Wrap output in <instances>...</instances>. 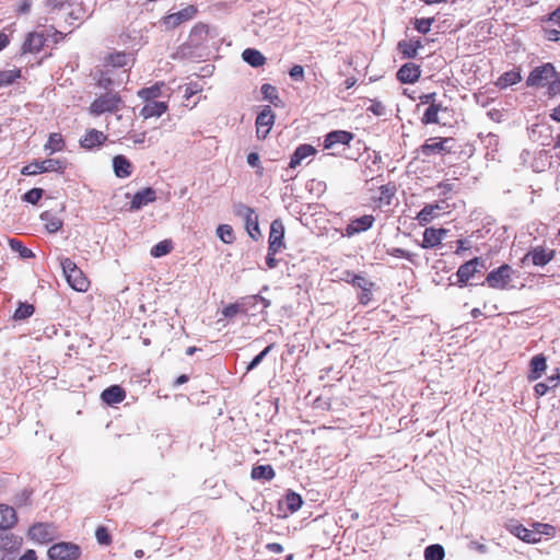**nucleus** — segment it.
<instances>
[{
    "instance_id": "f257e3e1",
    "label": "nucleus",
    "mask_w": 560,
    "mask_h": 560,
    "mask_svg": "<svg viewBox=\"0 0 560 560\" xmlns=\"http://www.w3.org/2000/svg\"><path fill=\"white\" fill-rule=\"evenodd\" d=\"M529 88L547 89V95L553 97L560 95V72L550 62L535 67L526 79Z\"/></svg>"
},
{
    "instance_id": "f03ea898",
    "label": "nucleus",
    "mask_w": 560,
    "mask_h": 560,
    "mask_svg": "<svg viewBox=\"0 0 560 560\" xmlns=\"http://www.w3.org/2000/svg\"><path fill=\"white\" fill-rule=\"evenodd\" d=\"M61 268L69 285L78 291L85 292L90 287V281L83 271L70 258L61 259Z\"/></svg>"
},
{
    "instance_id": "7ed1b4c3",
    "label": "nucleus",
    "mask_w": 560,
    "mask_h": 560,
    "mask_svg": "<svg viewBox=\"0 0 560 560\" xmlns=\"http://www.w3.org/2000/svg\"><path fill=\"white\" fill-rule=\"evenodd\" d=\"M124 105L121 97L117 93L107 92L96 97L90 106V113L100 116L105 113L119 110Z\"/></svg>"
},
{
    "instance_id": "20e7f679",
    "label": "nucleus",
    "mask_w": 560,
    "mask_h": 560,
    "mask_svg": "<svg viewBox=\"0 0 560 560\" xmlns=\"http://www.w3.org/2000/svg\"><path fill=\"white\" fill-rule=\"evenodd\" d=\"M66 163L59 159H47L43 161H34L23 166L22 175L34 176L42 173L56 172L63 173Z\"/></svg>"
},
{
    "instance_id": "39448f33",
    "label": "nucleus",
    "mask_w": 560,
    "mask_h": 560,
    "mask_svg": "<svg viewBox=\"0 0 560 560\" xmlns=\"http://www.w3.org/2000/svg\"><path fill=\"white\" fill-rule=\"evenodd\" d=\"M535 529H528L522 524H513L509 526V530L528 544H537L541 540L542 534H548V529L552 528L548 524L536 523L534 524Z\"/></svg>"
},
{
    "instance_id": "423d86ee",
    "label": "nucleus",
    "mask_w": 560,
    "mask_h": 560,
    "mask_svg": "<svg viewBox=\"0 0 560 560\" xmlns=\"http://www.w3.org/2000/svg\"><path fill=\"white\" fill-rule=\"evenodd\" d=\"M513 275L512 267L504 264L488 273L486 283L492 289L506 290L510 288Z\"/></svg>"
},
{
    "instance_id": "0eeeda50",
    "label": "nucleus",
    "mask_w": 560,
    "mask_h": 560,
    "mask_svg": "<svg viewBox=\"0 0 560 560\" xmlns=\"http://www.w3.org/2000/svg\"><path fill=\"white\" fill-rule=\"evenodd\" d=\"M47 553L50 560H78L81 548L77 544L62 541L52 545Z\"/></svg>"
},
{
    "instance_id": "6e6552de",
    "label": "nucleus",
    "mask_w": 560,
    "mask_h": 560,
    "mask_svg": "<svg viewBox=\"0 0 560 560\" xmlns=\"http://www.w3.org/2000/svg\"><path fill=\"white\" fill-rule=\"evenodd\" d=\"M486 268V261L480 257H475L465 264L460 265L457 269V284L462 288L474 278L475 273L480 272L481 269Z\"/></svg>"
},
{
    "instance_id": "1a4fd4ad",
    "label": "nucleus",
    "mask_w": 560,
    "mask_h": 560,
    "mask_svg": "<svg viewBox=\"0 0 560 560\" xmlns=\"http://www.w3.org/2000/svg\"><path fill=\"white\" fill-rule=\"evenodd\" d=\"M234 212L236 215L244 219L249 236L256 240L260 235V230L258 225V215L255 210L246 205L237 203L235 205Z\"/></svg>"
},
{
    "instance_id": "9d476101",
    "label": "nucleus",
    "mask_w": 560,
    "mask_h": 560,
    "mask_svg": "<svg viewBox=\"0 0 560 560\" xmlns=\"http://www.w3.org/2000/svg\"><path fill=\"white\" fill-rule=\"evenodd\" d=\"M553 256H555L553 249H547L541 246H537L534 249H532L530 252H528L522 258V264H523V266L533 264L534 266L544 267L553 259Z\"/></svg>"
},
{
    "instance_id": "9b49d317",
    "label": "nucleus",
    "mask_w": 560,
    "mask_h": 560,
    "mask_svg": "<svg viewBox=\"0 0 560 560\" xmlns=\"http://www.w3.org/2000/svg\"><path fill=\"white\" fill-rule=\"evenodd\" d=\"M452 141V138H430L420 147L419 151L424 156L446 154L451 152L447 144Z\"/></svg>"
},
{
    "instance_id": "f8f14e48",
    "label": "nucleus",
    "mask_w": 560,
    "mask_h": 560,
    "mask_svg": "<svg viewBox=\"0 0 560 560\" xmlns=\"http://www.w3.org/2000/svg\"><path fill=\"white\" fill-rule=\"evenodd\" d=\"M275 122V115L270 106H265L256 118V133L259 139H265Z\"/></svg>"
},
{
    "instance_id": "ddd939ff",
    "label": "nucleus",
    "mask_w": 560,
    "mask_h": 560,
    "mask_svg": "<svg viewBox=\"0 0 560 560\" xmlns=\"http://www.w3.org/2000/svg\"><path fill=\"white\" fill-rule=\"evenodd\" d=\"M197 14V8L195 5H187L178 12L166 15L163 23L166 27L174 28L182 23L191 20Z\"/></svg>"
},
{
    "instance_id": "4468645a",
    "label": "nucleus",
    "mask_w": 560,
    "mask_h": 560,
    "mask_svg": "<svg viewBox=\"0 0 560 560\" xmlns=\"http://www.w3.org/2000/svg\"><path fill=\"white\" fill-rule=\"evenodd\" d=\"M353 139V135L345 130H335L329 132L324 140V148L335 150L338 145L348 147Z\"/></svg>"
},
{
    "instance_id": "2eb2a0df",
    "label": "nucleus",
    "mask_w": 560,
    "mask_h": 560,
    "mask_svg": "<svg viewBox=\"0 0 560 560\" xmlns=\"http://www.w3.org/2000/svg\"><path fill=\"white\" fill-rule=\"evenodd\" d=\"M284 226L280 220L272 221L269 233V246L272 253H279L283 244Z\"/></svg>"
},
{
    "instance_id": "dca6fc26",
    "label": "nucleus",
    "mask_w": 560,
    "mask_h": 560,
    "mask_svg": "<svg viewBox=\"0 0 560 560\" xmlns=\"http://www.w3.org/2000/svg\"><path fill=\"white\" fill-rule=\"evenodd\" d=\"M55 529L50 524L38 523L28 529V536L37 542H47L52 539Z\"/></svg>"
},
{
    "instance_id": "f3484780",
    "label": "nucleus",
    "mask_w": 560,
    "mask_h": 560,
    "mask_svg": "<svg viewBox=\"0 0 560 560\" xmlns=\"http://www.w3.org/2000/svg\"><path fill=\"white\" fill-rule=\"evenodd\" d=\"M375 219L371 214L362 215L361 218L352 220L346 228V235L351 237L358 233L365 232L372 228Z\"/></svg>"
},
{
    "instance_id": "a211bd4d",
    "label": "nucleus",
    "mask_w": 560,
    "mask_h": 560,
    "mask_svg": "<svg viewBox=\"0 0 560 560\" xmlns=\"http://www.w3.org/2000/svg\"><path fill=\"white\" fill-rule=\"evenodd\" d=\"M447 230L428 228L423 232V240L421 243L422 248H433L441 244L442 240L446 236Z\"/></svg>"
},
{
    "instance_id": "6ab92c4d",
    "label": "nucleus",
    "mask_w": 560,
    "mask_h": 560,
    "mask_svg": "<svg viewBox=\"0 0 560 560\" xmlns=\"http://www.w3.org/2000/svg\"><path fill=\"white\" fill-rule=\"evenodd\" d=\"M420 67L412 62H409L399 68V70L397 71V79L401 83L410 84L415 83L420 78Z\"/></svg>"
},
{
    "instance_id": "aec40b11",
    "label": "nucleus",
    "mask_w": 560,
    "mask_h": 560,
    "mask_svg": "<svg viewBox=\"0 0 560 560\" xmlns=\"http://www.w3.org/2000/svg\"><path fill=\"white\" fill-rule=\"evenodd\" d=\"M155 198V190L151 187H147L142 190H139L135 194L131 200L130 210H139L142 207L153 202Z\"/></svg>"
},
{
    "instance_id": "412c9836",
    "label": "nucleus",
    "mask_w": 560,
    "mask_h": 560,
    "mask_svg": "<svg viewBox=\"0 0 560 560\" xmlns=\"http://www.w3.org/2000/svg\"><path fill=\"white\" fill-rule=\"evenodd\" d=\"M422 47L423 45L420 39H402L397 45L399 52L407 59L416 58L418 50Z\"/></svg>"
},
{
    "instance_id": "4be33fe9",
    "label": "nucleus",
    "mask_w": 560,
    "mask_h": 560,
    "mask_svg": "<svg viewBox=\"0 0 560 560\" xmlns=\"http://www.w3.org/2000/svg\"><path fill=\"white\" fill-rule=\"evenodd\" d=\"M45 44V37L42 33H30L23 43V52H38Z\"/></svg>"
},
{
    "instance_id": "5701e85b",
    "label": "nucleus",
    "mask_w": 560,
    "mask_h": 560,
    "mask_svg": "<svg viewBox=\"0 0 560 560\" xmlns=\"http://www.w3.org/2000/svg\"><path fill=\"white\" fill-rule=\"evenodd\" d=\"M106 135L100 130L91 129L80 140V144L84 149H93L101 145L106 140Z\"/></svg>"
},
{
    "instance_id": "b1692460",
    "label": "nucleus",
    "mask_w": 560,
    "mask_h": 560,
    "mask_svg": "<svg viewBox=\"0 0 560 560\" xmlns=\"http://www.w3.org/2000/svg\"><path fill=\"white\" fill-rule=\"evenodd\" d=\"M22 545V538L19 536L11 534V533H4L0 534V550L7 551L9 553H13L20 549Z\"/></svg>"
},
{
    "instance_id": "393cba45",
    "label": "nucleus",
    "mask_w": 560,
    "mask_h": 560,
    "mask_svg": "<svg viewBox=\"0 0 560 560\" xmlns=\"http://www.w3.org/2000/svg\"><path fill=\"white\" fill-rule=\"evenodd\" d=\"M18 516L15 510L7 504H0V529H8L15 525Z\"/></svg>"
},
{
    "instance_id": "a878e982",
    "label": "nucleus",
    "mask_w": 560,
    "mask_h": 560,
    "mask_svg": "<svg viewBox=\"0 0 560 560\" xmlns=\"http://www.w3.org/2000/svg\"><path fill=\"white\" fill-rule=\"evenodd\" d=\"M125 390L118 385H113L106 388L101 395L103 401L107 405L121 402L125 399Z\"/></svg>"
},
{
    "instance_id": "bb28decb",
    "label": "nucleus",
    "mask_w": 560,
    "mask_h": 560,
    "mask_svg": "<svg viewBox=\"0 0 560 560\" xmlns=\"http://www.w3.org/2000/svg\"><path fill=\"white\" fill-rule=\"evenodd\" d=\"M115 175L119 178H126L131 175L132 165L124 155H116L113 159Z\"/></svg>"
},
{
    "instance_id": "cd10ccee",
    "label": "nucleus",
    "mask_w": 560,
    "mask_h": 560,
    "mask_svg": "<svg viewBox=\"0 0 560 560\" xmlns=\"http://www.w3.org/2000/svg\"><path fill=\"white\" fill-rule=\"evenodd\" d=\"M167 110L165 102H149L141 109L140 114L143 118L160 117Z\"/></svg>"
},
{
    "instance_id": "c85d7f7f",
    "label": "nucleus",
    "mask_w": 560,
    "mask_h": 560,
    "mask_svg": "<svg viewBox=\"0 0 560 560\" xmlns=\"http://www.w3.org/2000/svg\"><path fill=\"white\" fill-rule=\"evenodd\" d=\"M315 153H316V150L311 144H301L300 147L296 148V150L292 154L289 166L291 168H295L298 165L301 164V162L304 159H306L311 155H314Z\"/></svg>"
},
{
    "instance_id": "c756f323",
    "label": "nucleus",
    "mask_w": 560,
    "mask_h": 560,
    "mask_svg": "<svg viewBox=\"0 0 560 560\" xmlns=\"http://www.w3.org/2000/svg\"><path fill=\"white\" fill-rule=\"evenodd\" d=\"M39 218L48 233H56L62 228V220L50 211L43 212Z\"/></svg>"
},
{
    "instance_id": "7c9ffc66",
    "label": "nucleus",
    "mask_w": 560,
    "mask_h": 560,
    "mask_svg": "<svg viewBox=\"0 0 560 560\" xmlns=\"http://www.w3.org/2000/svg\"><path fill=\"white\" fill-rule=\"evenodd\" d=\"M547 369L546 358L541 354L535 355L530 360V373L528 375V378L530 381L538 380L545 370Z\"/></svg>"
},
{
    "instance_id": "2f4dec72",
    "label": "nucleus",
    "mask_w": 560,
    "mask_h": 560,
    "mask_svg": "<svg viewBox=\"0 0 560 560\" xmlns=\"http://www.w3.org/2000/svg\"><path fill=\"white\" fill-rule=\"evenodd\" d=\"M242 57L252 67H261L266 62V57L257 49L247 48L243 51Z\"/></svg>"
},
{
    "instance_id": "473e14b6",
    "label": "nucleus",
    "mask_w": 560,
    "mask_h": 560,
    "mask_svg": "<svg viewBox=\"0 0 560 560\" xmlns=\"http://www.w3.org/2000/svg\"><path fill=\"white\" fill-rule=\"evenodd\" d=\"M107 66L113 68H126L132 62L131 55L126 52L112 54L107 58Z\"/></svg>"
},
{
    "instance_id": "72a5a7b5",
    "label": "nucleus",
    "mask_w": 560,
    "mask_h": 560,
    "mask_svg": "<svg viewBox=\"0 0 560 560\" xmlns=\"http://www.w3.org/2000/svg\"><path fill=\"white\" fill-rule=\"evenodd\" d=\"M441 210L439 205H427L422 208V210L418 213L417 220L421 225H425L431 222L438 214V211Z\"/></svg>"
},
{
    "instance_id": "f704fd0d",
    "label": "nucleus",
    "mask_w": 560,
    "mask_h": 560,
    "mask_svg": "<svg viewBox=\"0 0 560 560\" xmlns=\"http://www.w3.org/2000/svg\"><path fill=\"white\" fill-rule=\"evenodd\" d=\"M45 150L48 151L50 154L60 152L65 148V140L59 132H52L48 137V141L45 144Z\"/></svg>"
},
{
    "instance_id": "c9c22d12",
    "label": "nucleus",
    "mask_w": 560,
    "mask_h": 560,
    "mask_svg": "<svg viewBox=\"0 0 560 560\" xmlns=\"http://www.w3.org/2000/svg\"><path fill=\"white\" fill-rule=\"evenodd\" d=\"M441 104L432 103L424 112L421 122L424 125L439 124V113L443 110Z\"/></svg>"
},
{
    "instance_id": "e433bc0d",
    "label": "nucleus",
    "mask_w": 560,
    "mask_h": 560,
    "mask_svg": "<svg viewBox=\"0 0 560 560\" xmlns=\"http://www.w3.org/2000/svg\"><path fill=\"white\" fill-rule=\"evenodd\" d=\"M522 80V77L518 71H508L504 72L497 81V86L500 89H505L510 85H514Z\"/></svg>"
},
{
    "instance_id": "4c0bfd02",
    "label": "nucleus",
    "mask_w": 560,
    "mask_h": 560,
    "mask_svg": "<svg viewBox=\"0 0 560 560\" xmlns=\"http://www.w3.org/2000/svg\"><path fill=\"white\" fill-rule=\"evenodd\" d=\"M559 375H551L548 377L546 382L537 383L534 387L535 394L537 396H544L547 394V392L553 387H556L559 384Z\"/></svg>"
},
{
    "instance_id": "58836bf2",
    "label": "nucleus",
    "mask_w": 560,
    "mask_h": 560,
    "mask_svg": "<svg viewBox=\"0 0 560 560\" xmlns=\"http://www.w3.org/2000/svg\"><path fill=\"white\" fill-rule=\"evenodd\" d=\"M250 476L253 479L271 480L275 477V470L270 465H259L252 469Z\"/></svg>"
},
{
    "instance_id": "ea45409f",
    "label": "nucleus",
    "mask_w": 560,
    "mask_h": 560,
    "mask_svg": "<svg viewBox=\"0 0 560 560\" xmlns=\"http://www.w3.org/2000/svg\"><path fill=\"white\" fill-rule=\"evenodd\" d=\"M208 33H209V26L203 23H198L192 27V30L190 32V38L196 44H200L207 39Z\"/></svg>"
},
{
    "instance_id": "a19ab883",
    "label": "nucleus",
    "mask_w": 560,
    "mask_h": 560,
    "mask_svg": "<svg viewBox=\"0 0 560 560\" xmlns=\"http://www.w3.org/2000/svg\"><path fill=\"white\" fill-rule=\"evenodd\" d=\"M444 556V548L439 544L430 545L424 549V560H443Z\"/></svg>"
},
{
    "instance_id": "79ce46f5",
    "label": "nucleus",
    "mask_w": 560,
    "mask_h": 560,
    "mask_svg": "<svg viewBox=\"0 0 560 560\" xmlns=\"http://www.w3.org/2000/svg\"><path fill=\"white\" fill-rule=\"evenodd\" d=\"M9 245L13 252L19 253L20 257L24 259L34 257V253L30 248L25 247L22 242L16 238L9 240Z\"/></svg>"
},
{
    "instance_id": "37998d69",
    "label": "nucleus",
    "mask_w": 560,
    "mask_h": 560,
    "mask_svg": "<svg viewBox=\"0 0 560 560\" xmlns=\"http://www.w3.org/2000/svg\"><path fill=\"white\" fill-rule=\"evenodd\" d=\"M217 235L225 244H232L235 240L233 228L229 224L219 225Z\"/></svg>"
},
{
    "instance_id": "c03bdc74",
    "label": "nucleus",
    "mask_w": 560,
    "mask_h": 560,
    "mask_svg": "<svg viewBox=\"0 0 560 560\" xmlns=\"http://www.w3.org/2000/svg\"><path fill=\"white\" fill-rule=\"evenodd\" d=\"M162 86H163V83H161V84L156 83L150 88H144V89L140 90L138 92V95L145 101L154 100L160 96Z\"/></svg>"
},
{
    "instance_id": "a18cd8bd",
    "label": "nucleus",
    "mask_w": 560,
    "mask_h": 560,
    "mask_svg": "<svg viewBox=\"0 0 560 560\" xmlns=\"http://www.w3.org/2000/svg\"><path fill=\"white\" fill-rule=\"evenodd\" d=\"M20 77L21 70L19 69L0 71V88L13 83Z\"/></svg>"
},
{
    "instance_id": "49530a36",
    "label": "nucleus",
    "mask_w": 560,
    "mask_h": 560,
    "mask_svg": "<svg viewBox=\"0 0 560 560\" xmlns=\"http://www.w3.org/2000/svg\"><path fill=\"white\" fill-rule=\"evenodd\" d=\"M261 94L264 95L265 100L269 101L270 103L275 104L276 106H277V102H280L277 88L269 83L262 84Z\"/></svg>"
},
{
    "instance_id": "de8ad7c7",
    "label": "nucleus",
    "mask_w": 560,
    "mask_h": 560,
    "mask_svg": "<svg viewBox=\"0 0 560 560\" xmlns=\"http://www.w3.org/2000/svg\"><path fill=\"white\" fill-rule=\"evenodd\" d=\"M302 503L303 501L301 495L295 492H289L285 495V504L288 506V510L292 513L296 512L302 506Z\"/></svg>"
},
{
    "instance_id": "09e8293b",
    "label": "nucleus",
    "mask_w": 560,
    "mask_h": 560,
    "mask_svg": "<svg viewBox=\"0 0 560 560\" xmlns=\"http://www.w3.org/2000/svg\"><path fill=\"white\" fill-rule=\"evenodd\" d=\"M172 249V244L168 241L159 242L151 249V255L153 257H162L167 255Z\"/></svg>"
},
{
    "instance_id": "8fccbe9b",
    "label": "nucleus",
    "mask_w": 560,
    "mask_h": 560,
    "mask_svg": "<svg viewBox=\"0 0 560 560\" xmlns=\"http://www.w3.org/2000/svg\"><path fill=\"white\" fill-rule=\"evenodd\" d=\"M353 287L360 289L361 291H369L373 287V282L368 280L363 276L353 275L351 280H349Z\"/></svg>"
},
{
    "instance_id": "3c124183",
    "label": "nucleus",
    "mask_w": 560,
    "mask_h": 560,
    "mask_svg": "<svg viewBox=\"0 0 560 560\" xmlns=\"http://www.w3.org/2000/svg\"><path fill=\"white\" fill-rule=\"evenodd\" d=\"M433 23H434V18L416 19L415 28L421 34H427L430 32Z\"/></svg>"
},
{
    "instance_id": "603ef678",
    "label": "nucleus",
    "mask_w": 560,
    "mask_h": 560,
    "mask_svg": "<svg viewBox=\"0 0 560 560\" xmlns=\"http://www.w3.org/2000/svg\"><path fill=\"white\" fill-rule=\"evenodd\" d=\"M44 190L42 188H32L27 192L24 194L23 200L36 205L40 198L43 197Z\"/></svg>"
},
{
    "instance_id": "864d4df0",
    "label": "nucleus",
    "mask_w": 560,
    "mask_h": 560,
    "mask_svg": "<svg viewBox=\"0 0 560 560\" xmlns=\"http://www.w3.org/2000/svg\"><path fill=\"white\" fill-rule=\"evenodd\" d=\"M95 537L100 545L108 546L112 542V537L106 527L100 526L95 530Z\"/></svg>"
},
{
    "instance_id": "5fc2aeb1",
    "label": "nucleus",
    "mask_w": 560,
    "mask_h": 560,
    "mask_svg": "<svg viewBox=\"0 0 560 560\" xmlns=\"http://www.w3.org/2000/svg\"><path fill=\"white\" fill-rule=\"evenodd\" d=\"M34 313V306L31 304H20L14 313L15 319H25Z\"/></svg>"
},
{
    "instance_id": "6e6d98bb",
    "label": "nucleus",
    "mask_w": 560,
    "mask_h": 560,
    "mask_svg": "<svg viewBox=\"0 0 560 560\" xmlns=\"http://www.w3.org/2000/svg\"><path fill=\"white\" fill-rule=\"evenodd\" d=\"M271 349H272V345H269L268 347H266L259 354H257L250 361V363L246 368V371L249 372V371L254 370L255 368H257L260 364V362L264 360V358L270 352Z\"/></svg>"
},
{
    "instance_id": "4d7b16f0",
    "label": "nucleus",
    "mask_w": 560,
    "mask_h": 560,
    "mask_svg": "<svg viewBox=\"0 0 560 560\" xmlns=\"http://www.w3.org/2000/svg\"><path fill=\"white\" fill-rule=\"evenodd\" d=\"M368 110L378 117L384 116L386 114V108L384 104L377 100H371V105L368 107Z\"/></svg>"
},
{
    "instance_id": "13d9d810",
    "label": "nucleus",
    "mask_w": 560,
    "mask_h": 560,
    "mask_svg": "<svg viewBox=\"0 0 560 560\" xmlns=\"http://www.w3.org/2000/svg\"><path fill=\"white\" fill-rule=\"evenodd\" d=\"M242 311V306L240 303L229 304L222 310V314L224 317H234L237 313Z\"/></svg>"
},
{
    "instance_id": "bf43d9fd",
    "label": "nucleus",
    "mask_w": 560,
    "mask_h": 560,
    "mask_svg": "<svg viewBox=\"0 0 560 560\" xmlns=\"http://www.w3.org/2000/svg\"><path fill=\"white\" fill-rule=\"evenodd\" d=\"M289 74L294 81H302L304 79V69L302 66L295 65L291 68Z\"/></svg>"
},
{
    "instance_id": "052dcab7",
    "label": "nucleus",
    "mask_w": 560,
    "mask_h": 560,
    "mask_svg": "<svg viewBox=\"0 0 560 560\" xmlns=\"http://www.w3.org/2000/svg\"><path fill=\"white\" fill-rule=\"evenodd\" d=\"M387 253L394 257H401V258H406V259L411 258V254L409 252H407L402 248H398V247L390 248L387 250Z\"/></svg>"
},
{
    "instance_id": "680f3d73",
    "label": "nucleus",
    "mask_w": 560,
    "mask_h": 560,
    "mask_svg": "<svg viewBox=\"0 0 560 560\" xmlns=\"http://www.w3.org/2000/svg\"><path fill=\"white\" fill-rule=\"evenodd\" d=\"M68 15L70 19L74 21L82 20L84 18V12L80 5L73 7L69 12Z\"/></svg>"
},
{
    "instance_id": "e2e57ef3",
    "label": "nucleus",
    "mask_w": 560,
    "mask_h": 560,
    "mask_svg": "<svg viewBox=\"0 0 560 560\" xmlns=\"http://www.w3.org/2000/svg\"><path fill=\"white\" fill-rule=\"evenodd\" d=\"M395 189L388 185L381 187V199H387V203H389V199L394 196Z\"/></svg>"
},
{
    "instance_id": "0e129e2a",
    "label": "nucleus",
    "mask_w": 560,
    "mask_h": 560,
    "mask_svg": "<svg viewBox=\"0 0 560 560\" xmlns=\"http://www.w3.org/2000/svg\"><path fill=\"white\" fill-rule=\"evenodd\" d=\"M276 254L277 253H272L270 250V248H268V254H267V257H266V264H267L268 268H270V269L276 268L277 265H278V260L275 257Z\"/></svg>"
},
{
    "instance_id": "69168bd1",
    "label": "nucleus",
    "mask_w": 560,
    "mask_h": 560,
    "mask_svg": "<svg viewBox=\"0 0 560 560\" xmlns=\"http://www.w3.org/2000/svg\"><path fill=\"white\" fill-rule=\"evenodd\" d=\"M246 300L247 301H255V302H260L264 306V308H267L270 306V301L261 295H249V296H246Z\"/></svg>"
},
{
    "instance_id": "338daca9",
    "label": "nucleus",
    "mask_w": 560,
    "mask_h": 560,
    "mask_svg": "<svg viewBox=\"0 0 560 560\" xmlns=\"http://www.w3.org/2000/svg\"><path fill=\"white\" fill-rule=\"evenodd\" d=\"M247 163L249 166L252 167H257L259 166V154L256 153V152H250L248 155H247Z\"/></svg>"
},
{
    "instance_id": "774afa93",
    "label": "nucleus",
    "mask_w": 560,
    "mask_h": 560,
    "mask_svg": "<svg viewBox=\"0 0 560 560\" xmlns=\"http://www.w3.org/2000/svg\"><path fill=\"white\" fill-rule=\"evenodd\" d=\"M19 560H37V556L34 550L28 549L19 558Z\"/></svg>"
}]
</instances>
